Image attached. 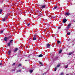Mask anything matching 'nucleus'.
I'll return each mask as SVG.
<instances>
[{
  "label": "nucleus",
  "instance_id": "f257e3e1",
  "mask_svg": "<svg viewBox=\"0 0 75 75\" xmlns=\"http://www.w3.org/2000/svg\"><path fill=\"white\" fill-rule=\"evenodd\" d=\"M46 6L45 5H42L41 6V7H40V8L42 9H43V8H45Z\"/></svg>",
  "mask_w": 75,
  "mask_h": 75
},
{
  "label": "nucleus",
  "instance_id": "f03ea898",
  "mask_svg": "<svg viewBox=\"0 0 75 75\" xmlns=\"http://www.w3.org/2000/svg\"><path fill=\"white\" fill-rule=\"evenodd\" d=\"M36 39L37 36H36L35 35H34L33 38V41H34V40H36Z\"/></svg>",
  "mask_w": 75,
  "mask_h": 75
},
{
  "label": "nucleus",
  "instance_id": "7ed1b4c3",
  "mask_svg": "<svg viewBox=\"0 0 75 75\" xmlns=\"http://www.w3.org/2000/svg\"><path fill=\"white\" fill-rule=\"evenodd\" d=\"M7 17H8V16H6L4 19H2L3 21H4V22L5 21H6V20Z\"/></svg>",
  "mask_w": 75,
  "mask_h": 75
},
{
  "label": "nucleus",
  "instance_id": "20e7f679",
  "mask_svg": "<svg viewBox=\"0 0 75 75\" xmlns=\"http://www.w3.org/2000/svg\"><path fill=\"white\" fill-rule=\"evenodd\" d=\"M67 20L66 19H64L63 20V21L64 23H65L67 22Z\"/></svg>",
  "mask_w": 75,
  "mask_h": 75
},
{
  "label": "nucleus",
  "instance_id": "39448f33",
  "mask_svg": "<svg viewBox=\"0 0 75 75\" xmlns=\"http://www.w3.org/2000/svg\"><path fill=\"white\" fill-rule=\"evenodd\" d=\"M47 48H50V45L49 43H48L46 45Z\"/></svg>",
  "mask_w": 75,
  "mask_h": 75
},
{
  "label": "nucleus",
  "instance_id": "423d86ee",
  "mask_svg": "<svg viewBox=\"0 0 75 75\" xmlns=\"http://www.w3.org/2000/svg\"><path fill=\"white\" fill-rule=\"evenodd\" d=\"M71 24L70 23L67 26L68 28H69L71 27Z\"/></svg>",
  "mask_w": 75,
  "mask_h": 75
},
{
  "label": "nucleus",
  "instance_id": "0eeeda50",
  "mask_svg": "<svg viewBox=\"0 0 75 75\" xmlns=\"http://www.w3.org/2000/svg\"><path fill=\"white\" fill-rule=\"evenodd\" d=\"M69 14H70V13L69 12L66 13L65 14L66 16H69Z\"/></svg>",
  "mask_w": 75,
  "mask_h": 75
},
{
  "label": "nucleus",
  "instance_id": "6e6552de",
  "mask_svg": "<svg viewBox=\"0 0 75 75\" xmlns=\"http://www.w3.org/2000/svg\"><path fill=\"white\" fill-rule=\"evenodd\" d=\"M4 41H7V38L6 37H5L4 38Z\"/></svg>",
  "mask_w": 75,
  "mask_h": 75
},
{
  "label": "nucleus",
  "instance_id": "1a4fd4ad",
  "mask_svg": "<svg viewBox=\"0 0 75 75\" xmlns=\"http://www.w3.org/2000/svg\"><path fill=\"white\" fill-rule=\"evenodd\" d=\"M43 56L42 55V54H40V55H39L38 57H42Z\"/></svg>",
  "mask_w": 75,
  "mask_h": 75
},
{
  "label": "nucleus",
  "instance_id": "9d476101",
  "mask_svg": "<svg viewBox=\"0 0 75 75\" xmlns=\"http://www.w3.org/2000/svg\"><path fill=\"white\" fill-rule=\"evenodd\" d=\"M18 50V49L17 48L15 49V50H14V52H16V51H17Z\"/></svg>",
  "mask_w": 75,
  "mask_h": 75
},
{
  "label": "nucleus",
  "instance_id": "9b49d317",
  "mask_svg": "<svg viewBox=\"0 0 75 75\" xmlns=\"http://www.w3.org/2000/svg\"><path fill=\"white\" fill-rule=\"evenodd\" d=\"M39 64L41 66H43V64H42L41 62H39Z\"/></svg>",
  "mask_w": 75,
  "mask_h": 75
},
{
  "label": "nucleus",
  "instance_id": "f8f14e48",
  "mask_svg": "<svg viewBox=\"0 0 75 75\" xmlns=\"http://www.w3.org/2000/svg\"><path fill=\"white\" fill-rule=\"evenodd\" d=\"M16 71V69H12L11 70V72H13V71Z\"/></svg>",
  "mask_w": 75,
  "mask_h": 75
},
{
  "label": "nucleus",
  "instance_id": "ddd939ff",
  "mask_svg": "<svg viewBox=\"0 0 75 75\" xmlns=\"http://www.w3.org/2000/svg\"><path fill=\"white\" fill-rule=\"evenodd\" d=\"M21 70H17L16 71V72H21Z\"/></svg>",
  "mask_w": 75,
  "mask_h": 75
},
{
  "label": "nucleus",
  "instance_id": "4468645a",
  "mask_svg": "<svg viewBox=\"0 0 75 75\" xmlns=\"http://www.w3.org/2000/svg\"><path fill=\"white\" fill-rule=\"evenodd\" d=\"M56 8H57V6H55L53 8V10H55Z\"/></svg>",
  "mask_w": 75,
  "mask_h": 75
},
{
  "label": "nucleus",
  "instance_id": "2eb2a0df",
  "mask_svg": "<svg viewBox=\"0 0 75 75\" xmlns=\"http://www.w3.org/2000/svg\"><path fill=\"white\" fill-rule=\"evenodd\" d=\"M72 54H73V52L69 53L68 55H72Z\"/></svg>",
  "mask_w": 75,
  "mask_h": 75
},
{
  "label": "nucleus",
  "instance_id": "dca6fc26",
  "mask_svg": "<svg viewBox=\"0 0 75 75\" xmlns=\"http://www.w3.org/2000/svg\"><path fill=\"white\" fill-rule=\"evenodd\" d=\"M57 43H58V44H59V43H61V44H62L61 42L59 41H57Z\"/></svg>",
  "mask_w": 75,
  "mask_h": 75
},
{
  "label": "nucleus",
  "instance_id": "f3484780",
  "mask_svg": "<svg viewBox=\"0 0 75 75\" xmlns=\"http://www.w3.org/2000/svg\"><path fill=\"white\" fill-rule=\"evenodd\" d=\"M40 15H38V16H42V13H41V11H40Z\"/></svg>",
  "mask_w": 75,
  "mask_h": 75
},
{
  "label": "nucleus",
  "instance_id": "a211bd4d",
  "mask_svg": "<svg viewBox=\"0 0 75 75\" xmlns=\"http://www.w3.org/2000/svg\"><path fill=\"white\" fill-rule=\"evenodd\" d=\"M29 72H30V73H32L33 72V70H30L29 71Z\"/></svg>",
  "mask_w": 75,
  "mask_h": 75
},
{
  "label": "nucleus",
  "instance_id": "6ab92c4d",
  "mask_svg": "<svg viewBox=\"0 0 75 75\" xmlns=\"http://www.w3.org/2000/svg\"><path fill=\"white\" fill-rule=\"evenodd\" d=\"M60 67V64H59L56 67V68H58V67Z\"/></svg>",
  "mask_w": 75,
  "mask_h": 75
},
{
  "label": "nucleus",
  "instance_id": "aec40b11",
  "mask_svg": "<svg viewBox=\"0 0 75 75\" xmlns=\"http://www.w3.org/2000/svg\"><path fill=\"white\" fill-rule=\"evenodd\" d=\"M61 52H62V50H59V54H61Z\"/></svg>",
  "mask_w": 75,
  "mask_h": 75
},
{
  "label": "nucleus",
  "instance_id": "412c9836",
  "mask_svg": "<svg viewBox=\"0 0 75 75\" xmlns=\"http://www.w3.org/2000/svg\"><path fill=\"white\" fill-rule=\"evenodd\" d=\"M2 11H3L2 9H0V14L1 13V12H2Z\"/></svg>",
  "mask_w": 75,
  "mask_h": 75
},
{
  "label": "nucleus",
  "instance_id": "4be33fe9",
  "mask_svg": "<svg viewBox=\"0 0 75 75\" xmlns=\"http://www.w3.org/2000/svg\"><path fill=\"white\" fill-rule=\"evenodd\" d=\"M10 53H11V51H10L8 52V55H10Z\"/></svg>",
  "mask_w": 75,
  "mask_h": 75
},
{
  "label": "nucleus",
  "instance_id": "5701e85b",
  "mask_svg": "<svg viewBox=\"0 0 75 75\" xmlns=\"http://www.w3.org/2000/svg\"><path fill=\"white\" fill-rule=\"evenodd\" d=\"M21 66V64H19L18 65V67H20Z\"/></svg>",
  "mask_w": 75,
  "mask_h": 75
},
{
  "label": "nucleus",
  "instance_id": "b1692460",
  "mask_svg": "<svg viewBox=\"0 0 75 75\" xmlns=\"http://www.w3.org/2000/svg\"><path fill=\"white\" fill-rule=\"evenodd\" d=\"M13 40H11L10 41V43H12V42H13Z\"/></svg>",
  "mask_w": 75,
  "mask_h": 75
},
{
  "label": "nucleus",
  "instance_id": "393cba45",
  "mask_svg": "<svg viewBox=\"0 0 75 75\" xmlns=\"http://www.w3.org/2000/svg\"><path fill=\"white\" fill-rule=\"evenodd\" d=\"M10 43H9L8 44V46H10Z\"/></svg>",
  "mask_w": 75,
  "mask_h": 75
},
{
  "label": "nucleus",
  "instance_id": "a878e982",
  "mask_svg": "<svg viewBox=\"0 0 75 75\" xmlns=\"http://www.w3.org/2000/svg\"><path fill=\"white\" fill-rule=\"evenodd\" d=\"M56 70H57V67H56L55 68L54 71H56Z\"/></svg>",
  "mask_w": 75,
  "mask_h": 75
},
{
  "label": "nucleus",
  "instance_id": "bb28decb",
  "mask_svg": "<svg viewBox=\"0 0 75 75\" xmlns=\"http://www.w3.org/2000/svg\"><path fill=\"white\" fill-rule=\"evenodd\" d=\"M67 35H70V33H67Z\"/></svg>",
  "mask_w": 75,
  "mask_h": 75
},
{
  "label": "nucleus",
  "instance_id": "cd10ccee",
  "mask_svg": "<svg viewBox=\"0 0 75 75\" xmlns=\"http://www.w3.org/2000/svg\"><path fill=\"white\" fill-rule=\"evenodd\" d=\"M30 23H28V24L27 25V26H28H28H29V25H30Z\"/></svg>",
  "mask_w": 75,
  "mask_h": 75
},
{
  "label": "nucleus",
  "instance_id": "c85d7f7f",
  "mask_svg": "<svg viewBox=\"0 0 75 75\" xmlns=\"http://www.w3.org/2000/svg\"><path fill=\"white\" fill-rule=\"evenodd\" d=\"M68 65H67V66H65V68H68Z\"/></svg>",
  "mask_w": 75,
  "mask_h": 75
},
{
  "label": "nucleus",
  "instance_id": "c756f323",
  "mask_svg": "<svg viewBox=\"0 0 75 75\" xmlns=\"http://www.w3.org/2000/svg\"><path fill=\"white\" fill-rule=\"evenodd\" d=\"M61 75H64V73L62 72L61 73Z\"/></svg>",
  "mask_w": 75,
  "mask_h": 75
},
{
  "label": "nucleus",
  "instance_id": "7c9ffc66",
  "mask_svg": "<svg viewBox=\"0 0 75 75\" xmlns=\"http://www.w3.org/2000/svg\"><path fill=\"white\" fill-rule=\"evenodd\" d=\"M1 33H3V30L1 31Z\"/></svg>",
  "mask_w": 75,
  "mask_h": 75
},
{
  "label": "nucleus",
  "instance_id": "2f4dec72",
  "mask_svg": "<svg viewBox=\"0 0 75 75\" xmlns=\"http://www.w3.org/2000/svg\"><path fill=\"white\" fill-rule=\"evenodd\" d=\"M11 6H12L13 5V3L12 2H11Z\"/></svg>",
  "mask_w": 75,
  "mask_h": 75
},
{
  "label": "nucleus",
  "instance_id": "473e14b6",
  "mask_svg": "<svg viewBox=\"0 0 75 75\" xmlns=\"http://www.w3.org/2000/svg\"><path fill=\"white\" fill-rule=\"evenodd\" d=\"M2 65V63L1 62L0 63V65Z\"/></svg>",
  "mask_w": 75,
  "mask_h": 75
},
{
  "label": "nucleus",
  "instance_id": "72a5a7b5",
  "mask_svg": "<svg viewBox=\"0 0 75 75\" xmlns=\"http://www.w3.org/2000/svg\"><path fill=\"white\" fill-rule=\"evenodd\" d=\"M15 65V63L13 64L12 65Z\"/></svg>",
  "mask_w": 75,
  "mask_h": 75
},
{
  "label": "nucleus",
  "instance_id": "f704fd0d",
  "mask_svg": "<svg viewBox=\"0 0 75 75\" xmlns=\"http://www.w3.org/2000/svg\"><path fill=\"white\" fill-rule=\"evenodd\" d=\"M72 21H73V22H75V21H74V20H72Z\"/></svg>",
  "mask_w": 75,
  "mask_h": 75
},
{
  "label": "nucleus",
  "instance_id": "c9c22d12",
  "mask_svg": "<svg viewBox=\"0 0 75 75\" xmlns=\"http://www.w3.org/2000/svg\"><path fill=\"white\" fill-rule=\"evenodd\" d=\"M71 40V39H69V41H70V40Z\"/></svg>",
  "mask_w": 75,
  "mask_h": 75
},
{
  "label": "nucleus",
  "instance_id": "e433bc0d",
  "mask_svg": "<svg viewBox=\"0 0 75 75\" xmlns=\"http://www.w3.org/2000/svg\"><path fill=\"white\" fill-rule=\"evenodd\" d=\"M60 28H61V27H59L58 28V29H60Z\"/></svg>",
  "mask_w": 75,
  "mask_h": 75
},
{
  "label": "nucleus",
  "instance_id": "4c0bfd02",
  "mask_svg": "<svg viewBox=\"0 0 75 75\" xmlns=\"http://www.w3.org/2000/svg\"><path fill=\"white\" fill-rule=\"evenodd\" d=\"M55 18V17H53V18Z\"/></svg>",
  "mask_w": 75,
  "mask_h": 75
},
{
  "label": "nucleus",
  "instance_id": "58836bf2",
  "mask_svg": "<svg viewBox=\"0 0 75 75\" xmlns=\"http://www.w3.org/2000/svg\"><path fill=\"white\" fill-rule=\"evenodd\" d=\"M47 28H46V29H45V30H47Z\"/></svg>",
  "mask_w": 75,
  "mask_h": 75
},
{
  "label": "nucleus",
  "instance_id": "ea45409f",
  "mask_svg": "<svg viewBox=\"0 0 75 75\" xmlns=\"http://www.w3.org/2000/svg\"><path fill=\"white\" fill-rule=\"evenodd\" d=\"M38 12H40V11H38Z\"/></svg>",
  "mask_w": 75,
  "mask_h": 75
},
{
  "label": "nucleus",
  "instance_id": "a19ab883",
  "mask_svg": "<svg viewBox=\"0 0 75 75\" xmlns=\"http://www.w3.org/2000/svg\"><path fill=\"white\" fill-rule=\"evenodd\" d=\"M53 17H51V18H53Z\"/></svg>",
  "mask_w": 75,
  "mask_h": 75
},
{
  "label": "nucleus",
  "instance_id": "79ce46f5",
  "mask_svg": "<svg viewBox=\"0 0 75 75\" xmlns=\"http://www.w3.org/2000/svg\"><path fill=\"white\" fill-rule=\"evenodd\" d=\"M71 6H72V5H71Z\"/></svg>",
  "mask_w": 75,
  "mask_h": 75
}]
</instances>
